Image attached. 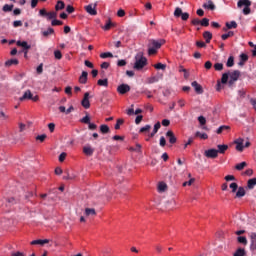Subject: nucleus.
I'll list each match as a JSON object with an SVG mask.
<instances>
[{
    "label": "nucleus",
    "mask_w": 256,
    "mask_h": 256,
    "mask_svg": "<svg viewBox=\"0 0 256 256\" xmlns=\"http://www.w3.org/2000/svg\"><path fill=\"white\" fill-rule=\"evenodd\" d=\"M198 121H199L200 125H206V123H207V119H205V117H203V116L198 117Z\"/></svg>",
    "instance_id": "58"
},
{
    "label": "nucleus",
    "mask_w": 256,
    "mask_h": 256,
    "mask_svg": "<svg viewBox=\"0 0 256 256\" xmlns=\"http://www.w3.org/2000/svg\"><path fill=\"white\" fill-rule=\"evenodd\" d=\"M245 167H247L246 161H242V163L235 165V169H237V171H242Z\"/></svg>",
    "instance_id": "34"
},
{
    "label": "nucleus",
    "mask_w": 256,
    "mask_h": 256,
    "mask_svg": "<svg viewBox=\"0 0 256 256\" xmlns=\"http://www.w3.org/2000/svg\"><path fill=\"white\" fill-rule=\"evenodd\" d=\"M81 123H85L86 125H88V128L90 127V117L89 115H86L85 117H83V119H81Z\"/></svg>",
    "instance_id": "48"
},
{
    "label": "nucleus",
    "mask_w": 256,
    "mask_h": 256,
    "mask_svg": "<svg viewBox=\"0 0 256 256\" xmlns=\"http://www.w3.org/2000/svg\"><path fill=\"white\" fill-rule=\"evenodd\" d=\"M251 0H238L237 2V6L239 7V9H241V7L243 8V15H250L251 13Z\"/></svg>",
    "instance_id": "3"
},
{
    "label": "nucleus",
    "mask_w": 256,
    "mask_h": 256,
    "mask_svg": "<svg viewBox=\"0 0 256 256\" xmlns=\"http://www.w3.org/2000/svg\"><path fill=\"white\" fill-rule=\"evenodd\" d=\"M203 8L209 9V11H215L216 6H215L213 0H207V2H204Z\"/></svg>",
    "instance_id": "12"
},
{
    "label": "nucleus",
    "mask_w": 256,
    "mask_h": 256,
    "mask_svg": "<svg viewBox=\"0 0 256 256\" xmlns=\"http://www.w3.org/2000/svg\"><path fill=\"white\" fill-rule=\"evenodd\" d=\"M124 124V119H118L115 125V129L119 130L120 126Z\"/></svg>",
    "instance_id": "51"
},
{
    "label": "nucleus",
    "mask_w": 256,
    "mask_h": 256,
    "mask_svg": "<svg viewBox=\"0 0 256 256\" xmlns=\"http://www.w3.org/2000/svg\"><path fill=\"white\" fill-rule=\"evenodd\" d=\"M193 183H195V179L194 178H190L189 181H185L183 183V187H187V185L191 186V185H193Z\"/></svg>",
    "instance_id": "53"
},
{
    "label": "nucleus",
    "mask_w": 256,
    "mask_h": 256,
    "mask_svg": "<svg viewBox=\"0 0 256 256\" xmlns=\"http://www.w3.org/2000/svg\"><path fill=\"white\" fill-rule=\"evenodd\" d=\"M159 80H160L159 77H149L147 79V83L149 84L158 83Z\"/></svg>",
    "instance_id": "45"
},
{
    "label": "nucleus",
    "mask_w": 256,
    "mask_h": 256,
    "mask_svg": "<svg viewBox=\"0 0 256 256\" xmlns=\"http://www.w3.org/2000/svg\"><path fill=\"white\" fill-rule=\"evenodd\" d=\"M227 29H237L238 24L236 20H231L230 22H226Z\"/></svg>",
    "instance_id": "25"
},
{
    "label": "nucleus",
    "mask_w": 256,
    "mask_h": 256,
    "mask_svg": "<svg viewBox=\"0 0 256 256\" xmlns=\"http://www.w3.org/2000/svg\"><path fill=\"white\" fill-rule=\"evenodd\" d=\"M16 45L22 47L24 53L26 49H31V44H28L27 40H17Z\"/></svg>",
    "instance_id": "11"
},
{
    "label": "nucleus",
    "mask_w": 256,
    "mask_h": 256,
    "mask_svg": "<svg viewBox=\"0 0 256 256\" xmlns=\"http://www.w3.org/2000/svg\"><path fill=\"white\" fill-rule=\"evenodd\" d=\"M234 143L236 145V151L242 153V151H244V139L239 137L238 139H235Z\"/></svg>",
    "instance_id": "9"
},
{
    "label": "nucleus",
    "mask_w": 256,
    "mask_h": 256,
    "mask_svg": "<svg viewBox=\"0 0 256 256\" xmlns=\"http://www.w3.org/2000/svg\"><path fill=\"white\" fill-rule=\"evenodd\" d=\"M246 61H248V55H246L245 53H242V55H240V66H243L244 63H246Z\"/></svg>",
    "instance_id": "36"
},
{
    "label": "nucleus",
    "mask_w": 256,
    "mask_h": 256,
    "mask_svg": "<svg viewBox=\"0 0 256 256\" xmlns=\"http://www.w3.org/2000/svg\"><path fill=\"white\" fill-rule=\"evenodd\" d=\"M111 27H113V22H111V18H109V20H107L106 24H104V26H102V29L104 31H110Z\"/></svg>",
    "instance_id": "28"
},
{
    "label": "nucleus",
    "mask_w": 256,
    "mask_h": 256,
    "mask_svg": "<svg viewBox=\"0 0 256 256\" xmlns=\"http://www.w3.org/2000/svg\"><path fill=\"white\" fill-rule=\"evenodd\" d=\"M54 28H47L46 30H43L42 35L43 37H49V35H53Z\"/></svg>",
    "instance_id": "33"
},
{
    "label": "nucleus",
    "mask_w": 256,
    "mask_h": 256,
    "mask_svg": "<svg viewBox=\"0 0 256 256\" xmlns=\"http://www.w3.org/2000/svg\"><path fill=\"white\" fill-rule=\"evenodd\" d=\"M167 65H164L163 63H157L156 65H154V68L157 69V70H162V71H165Z\"/></svg>",
    "instance_id": "43"
},
{
    "label": "nucleus",
    "mask_w": 256,
    "mask_h": 256,
    "mask_svg": "<svg viewBox=\"0 0 256 256\" xmlns=\"http://www.w3.org/2000/svg\"><path fill=\"white\" fill-rule=\"evenodd\" d=\"M118 67H125L127 65V61L124 59H121L120 61L117 62Z\"/></svg>",
    "instance_id": "59"
},
{
    "label": "nucleus",
    "mask_w": 256,
    "mask_h": 256,
    "mask_svg": "<svg viewBox=\"0 0 256 256\" xmlns=\"http://www.w3.org/2000/svg\"><path fill=\"white\" fill-rule=\"evenodd\" d=\"M203 37L206 43H211V39H213V34L210 32V30H205L203 32Z\"/></svg>",
    "instance_id": "16"
},
{
    "label": "nucleus",
    "mask_w": 256,
    "mask_h": 256,
    "mask_svg": "<svg viewBox=\"0 0 256 256\" xmlns=\"http://www.w3.org/2000/svg\"><path fill=\"white\" fill-rule=\"evenodd\" d=\"M196 137H200V139H208L207 133H201L200 131H197L195 134Z\"/></svg>",
    "instance_id": "42"
},
{
    "label": "nucleus",
    "mask_w": 256,
    "mask_h": 256,
    "mask_svg": "<svg viewBox=\"0 0 256 256\" xmlns=\"http://www.w3.org/2000/svg\"><path fill=\"white\" fill-rule=\"evenodd\" d=\"M214 69L215 71H223V63H216Z\"/></svg>",
    "instance_id": "52"
},
{
    "label": "nucleus",
    "mask_w": 256,
    "mask_h": 256,
    "mask_svg": "<svg viewBox=\"0 0 256 256\" xmlns=\"http://www.w3.org/2000/svg\"><path fill=\"white\" fill-rule=\"evenodd\" d=\"M255 186H256V177H254L253 179H249L247 182V188L254 189Z\"/></svg>",
    "instance_id": "29"
},
{
    "label": "nucleus",
    "mask_w": 256,
    "mask_h": 256,
    "mask_svg": "<svg viewBox=\"0 0 256 256\" xmlns=\"http://www.w3.org/2000/svg\"><path fill=\"white\" fill-rule=\"evenodd\" d=\"M228 149H229L228 145H218V149H217L218 155L219 153L221 155H224Z\"/></svg>",
    "instance_id": "22"
},
{
    "label": "nucleus",
    "mask_w": 256,
    "mask_h": 256,
    "mask_svg": "<svg viewBox=\"0 0 256 256\" xmlns=\"http://www.w3.org/2000/svg\"><path fill=\"white\" fill-rule=\"evenodd\" d=\"M85 9L88 15H97V3L88 4L87 6H85Z\"/></svg>",
    "instance_id": "7"
},
{
    "label": "nucleus",
    "mask_w": 256,
    "mask_h": 256,
    "mask_svg": "<svg viewBox=\"0 0 256 256\" xmlns=\"http://www.w3.org/2000/svg\"><path fill=\"white\" fill-rule=\"evenodd\" d=\"M57 17V12H55V10H52L51 12H47V19L48 21H54V19H56Z\"/></svg>",
    "instance_id": "27"
},
{
    "label": "nucleus",
    "mask_w": 256,
    "mask_h": 256,
    "mask_svg": "<svg viewBox=\"0 0 256 256\" xmlns=\"http://www.w3.org/2000/svg\"><path fill=\"white\" fill-rule=\"evenodd\" d=\"M148 65V59L144 55H136L133 69L135 71H142Z\"/></svg>",
    "instance_id": "2"
},
{
    "label": "nucleus",
    "mask_w": 256,
    "mask_h": 256,
    "mask_svg": "<svg viewBox=\"0 0 256 256\" xmlns=\"http://www.w3.org/2000/svg\"><path fill=\"white\" fill-rule=\"evenodd\" d=\"M13 65H19L18 59H9L5 62V67H12Z\"/></svg>",
    "instance_id": "23"
},
{
    "label": "nucleus",
    "mask_w": 256,
    "mask_h": 256,
    "mask_svg": "<svg viewBox=\"0 0 256 256\" xmlns=\"http://www.w3.org/2000/svg\"><path fill=\"white\" fill-rule=\"evenodd\" d=\"M52 27H57V25H63V20H57V16L53 18L51 22Z\"/></svg>",
    "instance_id": "38"
},
{
    "label": "nucleus",
    "mask_w": 256,
    "mask_h": 256,
    "mask_svg": "<svg viewBox=\"0 0 256 256\" xmlns=\"http://www.w3.org/2000/svg\"><path fill=\"white\" fill-rule=\"evenodd\" d=\"M110 127L108 125H100V132L103 134L109 133Z\"/></svg>",
    "instance_id": "40"
},
{
    "label": "nucleus",
    "mask_w": 256,
    "mask_h": 256,
    "mask_svg": "<svg viewBox=\"0 0 256 256\" xmlns=\"http://www.w3.org/2000/svg\"><path fill=\"white\" fill-rule=\"evenodd\" d=\"M97 84L99 87H108L109 81L108 79H99Z\"/></svg>",
    "instance_id": "32"
},
{
    "label": "nucleus",
    "mask_w": 256,
    "mask_h": 256,
    "mask_svg": "<svg viewBox=\"0 0 256 256\" xmlns=\"http://www.w3.org/2000/svg\"><path fill=\"white\" fill-rule=\"evenodd\" d=\"M50 239H34L31 241V245H45L49 243Z\"/></svg>",
    "instance_id": "19"
},
{
    "label": "nucleus",
    "mask_w": 256,
    "mask_h": 256,
    "mask_svg": "<svg viewBox=\"0 0 256 256\" xmlns=\"http://www.w3.org/2000/svg\"><path fill=\"white\" fill-rule=\"evenodd\" d=\"M151 128V125H145L144 127L140 128L139 133H150Z\"/></svg>",
    "instance_id": "37"
},
{
    "label": "nucleus",
    "mask_w": 256,
    "mask_h": 256,
    "mask_svg": "<svg viewBox=\"0 0 256 256\" xmlns=\"http://www.w3.org/2000/svg\"><path fill=\"white\" fill-rule=\"evenodd\" d=\"M166 137H168L169 143H171V144L177 143V137L175 136L173 131H167Z\"/></svg>",
    "instance_id": "13"
},
{
    "label": "nucleus",
    "mask_w": 256,
    "mask_h": 256,
    "mask_svg": "<svg viewBox=\"0 0 256 256\" xmlns=\"http://www.w3.org/2000/svg\"><path fill=\"white\" fill-rule=\"evenodd\" d=\"M166 144H167L166 138L160 137V147H165Z\"/></svg>",
    "instance_id": "60"
},
{
    "label": "nucleus",
    "mask_w": 256,
    "mask_h": 256,
    "mask_svg": "<svg viewBox=\"0 0 256 256\" xmlns=\"http://www.w3.org/2000/svg\"><path fill=\"white\" fill-rule=\"evenodd\" d=\"M230 189H232V193H236L238 189V184L237 183H231L230 184Z\"/></svg>",
    "instance_id": "54"
},
{
    "label": "nucleus",
    "mask_w": 256,
    "mask_h": 256,
    "mask_svg": "<svg viewBox=\"0 0 256 256\" xmlns=\"http://www.w3.org/2000/svg\"><path fill=\"white\" fill-rule=\"evenodd\" d=\"M245 195H246V191L244 187H239L236 192V197L241 198V197H244Z\"/></svg>",
    "instance_id": "30"
},
{
    "label": "nucleus",
    "mask_w": 256,
    "mask_h": 256,
    "mask_svg": "<svg viewBox=\"0 0 256 256\" xmlns=\"http://www.w3.org/2000/svg\"><path fill=\"white\" fill-rule=\"evenodd\" d=\"M204 155L208 159H217V157H219V151H217V149H207Z\"/></svg>",
    "instance_id": "5"
},
{
    "label": "nucleus",
    "mask_w": 256,
    "mask_h": 256,
    "mask_svg": "<svg viewBox=\"0 0 256 256\" xmlns=\"http://www.w3.org/2000/svg\"><path fill=\"white\" fill-rule=\"evenodd\" d=\"M55 9L56 11H63V9H65V2L63 0H58Z\"/></svg>",
    "instance_id": "24"
},
{
    "label": "nucleus",
    "mask_w": 256,
    "mask_h": 256,
    "mask_svg": "<svg viewBox=\"0 0 256 256\" xmlns=\"http://www.w3.org/2000/svg\"><path fill=\"white\" fill-rule=\"evenodd\" d=\"M238 241H239V243H244V244L247 243L246 237H243V236L238 237Z\"/></svg>",
    "instance_id": "64"
},
{
    "label": "nucleus",
    "mask_w": 256,
    "mask_h": 256,
    "mask_svg": "<svg viewBox=\"0 0 256 256\" xmlns=\"http://www.w3.org/2000/svg\"><path fill=\"white\" fill-rule=\"evenodd\" d=\"M12 256H26V255L21 251H15L14 253H12Z\"/></svg>",
    "instance_id": "63"
},
{
    "label": "nucleus",
    "mask_w": 256,
    "mask_h": 256,
    "mask_svg": "<svg viewBox=\"0 0 256 256\" xmlns=\"http://www.w3.org/2000/svg\"><path fill=\"white\" fill-rule=\"evenodd\" d=\"M157 189L159 193H164L165 191H167L168 185L164 181H161L160 183H158Z\"/></svg>",
    "instance_id": "17"
},
{
    "label": "nucleus",
    "mask_w": 256,
    "mask_h": 256,
    "mask_svg": "<svg viewBox=\"0 0 256 256\" xmlns=\"http://www.w3.org/2000/svg\"><path fill=\"white\" fill-rule=\"evenodd\" d=\"M82 107L84 109H90L91 104H90V93H85L82 102H81Z\"/></svg>",
    "instance_id": "8"
},
{
    "label": "nucleus",
    "mask_w": 256,
    "mask_h": 256,
    "mask_svg": "<svg viewBox=\"0 0 256 256\" xmlns=\"http://www.w3.org/2000/svg\"><path fill=\"white\" fill-rule=\"evenodd\" d=\"M95 215H97L96 209L89 208V207H87V208L85 209V216H86V217H90V216L94 217Z\"/></svg>",
    "instance_id": "21"
},
{
    "label": "nucleus",
    "mask_w": 256,
    "mask_h": 256,
    "mask_svg": "<svg viewBox=\"0 0 256 256\" xmlns=\"http://www.w3.org/2000/svg\"><path fill=\"white\" fill-rule=\"evenodd\" d=\"M230 127L228 125H221V127H219L217 129V133L218 135H221V133H223V131H229Z\"/></svg>",
    "instance_id": "35"
},
{
    "label": "nucleus",
    "mask_w": 256,
    "mask_h": 256,
    "mask_svg": "<svg viewBox=\"0 0 256 256\" xmlns=\"http://www.w3.org/2000/svg\"><path fill=\"white\" fill-rule=\"evenodd\" d=\"M154 248L157 253H162V251L164 249L163 245H161L160 243H157L156 245H154Z\"/></svg>",
    "instance_id": "46"
},
{
    "label": "nucleus",
    "mask_w": 256,
    "mask_h": 256,
    "mask_svg": "<svg viewBox=\"0 0 256 256\" xmlns=\"http://www.w3.org/2000/svg\"><path fill=\"white\" fill-rule=\"evenodd\" d=\"M26 99L32 100V93L30 90L25 91L24 95L20 97V101H25Z\"/></svg>",
    "instance_id": "26"
},
{
    "label": "nucleus",
    "mask_w": 256,
    "mask_h": 256,
    "mask_svg": "<svg viewBox=\"0 0 256 256\" xmlns=\"http://www.w3.org/2000/svg\"><path fill=\"white\" fill-rule=\"evenodd\" d=\"M174 17H177V19L181 17L182 21H188L189 12H183L182 8H180V6H177V8H175L174 10Z\"/></svg>",
    "instance_id": "4"
},
{
    "label": "nucleus",
    "mask_w": 256,
    "mask_h": 256,
    "mask_svg": "<svg viewBox=\"0 0 256 256\" xmlns=\"http://www.w3.org/2000/svg\"><path fill=\"white\" fill-rule=\"evenodd\" d=\"M250 237H251V241H252L253 245H255V247H256V233H251Z\"/></svg>",
    "instance_id": "61"
},
{
    "label": "nucleus",
    "mask_w": 256,
    "mask_h": 256,
    "mask_svg": "<svg viewBox=\"0 0 256 256\" xmlns=\"http://www.w3.org/2000/svg\"><path fill=\"white\" fill-rule=\"evenodd\" d=\"M3 11L4 13H9V11H13V4H4Z\"/></svg>",
    "instance_id": "39"
},
{
    "label": "nucleus",
    "mask_w": 256,
    "mask_h": 256,
    "mask_svg": "<svg viewBox=\"0 0 256 256\" xmlns=\"http://www.w3.org/2000/svg\"><path fill=\"white\" fill-rule=\"evenodd\" d=\"M9 119L8 115H5L3 111L0 112V121H7Z\"/></svg>",
    "instance_id": "55"
},
{
    "label": "nucleus",
    "mask_w": 256,
    "mask_h": 256,
    "mask_svg": "<svg viewBox=\"0 0 256 256\" xmlns=\"http://www.w3.org/2000/svg\"><path fill=\"white\" fill-rule=\"evenodd\" d=\"M240 75H241L240 71H233V73H230L229 74V77H230L229 85H233L234 83H236V81H238Z\"/></svg>",
    "instance_id": "10"
},
{
    "label": "nucleus",
    "mask_w": 256,
    "mask_h": 256,
    "mask_svg": "<svg viewBox=\"0 0 256 256\" xmlns=\"http://www.w3.org/2000/svg\"><path fill=\"white\" fill-rule=\"evenodd\" d=\"M200 25H202V27H209V18H202Z\"/></svg>",
    "instance_id": "44"
},
{
    "label": "nucleus",
    "mask_w": 256,
    "mask_h": 256,
    "mask_svg": "<svg viewBox=\"0 0 256 256\" xmlns=\"http://www.w3.org/2000/svg\"><path fill=\"white\" fill-rule=\"evenodd\" d=\"M95 149H93V147H91V145H85V147H83V153L85 155H88L89 157H91L94 153Z\"/></svg>",
    "instance_id": "14"
},
{
    "label": "nucleus",
    "mask_w": 256,
    "mask_h": 256,
    "mask_svg": "<svg viewBox=\"0 0 256 256\" xmlns=\"http://www.w3.org/2000/svg\"><path fill=\"white\" fill-rule=\"evenodd\" d=\"M75 8L74 6H72V4H68L66 7V12L69 13V15H71V13H74Z\"/></svg>",
    "instance_id": "50"
},
{
    "label": "nucleus",
    "mask_w": 256,
    "mask_h": 256,
    "mask_svg": "<svg viewBox=\"0 0 256 256\" xmlns=\"http://www.w3.org/2000/svg\"><path fill=\"white\" fill-rule=\"evenodd\" d=\"M229 79V73H223L222 78H221V82L223 84H226L228 82Z\"/></svg>",
    "instance_id": "49"
},
{
    "label": "nucleus",
    "mask_w": 256,
    "mask_h": 256,
    "mask_svg": "<svg viewBox=\"0 0 256 256\" xmlns=\"http://www.w3.org/2000/svg\"><path fill=\"white\" fill-rule=\"evenodd\" d=\"M54 55H55V59H58V60L62 59V53H61V51H55V52H54Z\"/></svg>",
    "instance_id": "62"
},
{
    "label": "nucleus",
    "mask_w": 256,
    "mask_h": 256,
    "mask_svg": "<svg viewBox=\"0 0 256 256\" xmlns=\"http://www.w3.org/2000/svg\"><path fill=\"white\" fill-rule=\"evenodd\" d=\"M165 43V38H158V40L150 38V40H148V55H157L159 49H161L162 45H165Z\"/></svg>",
    "instance_id": "1"
},
{
    "label": "nucleus",
    "mask_w": 256,
    "mask_h": 256,
    "mask_svg": "<svg viewBox=\"0 0 256 256\" xmlns=\"http://www.w3.org/2000/svg\"><path fill=\"white\" fill-rule=\"evenodd\" d=\"M100 58L101 59L113 58V53H101Z\"/></svg>",
    "instance_id": "47"
},
{
    "label": "nucleus",
    "mask_w": 256,
    "mask_h": 256,
    "mask_svg": "<svg viewBox=\"0 0 256 256\" xmlns=\"http://www.w3.org/2000/svg\"><path fill=\"white\" fill-rule=\"evenodd\" d=\"M226 65H227V67H233V65H234V57H229Z\"/></svg>",
    "instance_id": "56"
},
{
    "label": "nucleus",
    "mask_w": 256,
    "mask_h": 256,
    "mask_svg": "<svg viewBox=\"0 0 256 256\" xmlns=\"http://www.w3.org/2000/svg\"><path fill=\"white\" fill-rule=\"evenodd\" d=\"M47 138V135H38L37 137H36V140L37 141H40L41 143H43V141H45V139Z\"/></svg>",
    "instance_id": "57"
},
{
    "label": "nucleus",
    "mask_w": 256,
    "mask_h": 256,
    "mask_svg": "<svg viewBox=\"0 0 256 256\" xmlns=\"http://www.w3.org/2000/svg\"><path fill=\"white\" fill-rule=\"evenodd\" d=\"M88 80V73L87 71H83L82 75L79 77V83L85 85Z\"/></svg>",
    "instance_id": "20"
},
{
    "label": "nucleus",
    "mask_w": 256,
    "mask_h": 256,
    "mask_svg": "<svg viewBox=\"0 0 256 256\" xmlns=\"http://www.w3.org/2000/svg\"><path fill=\"white\" fill-rule=\"evenodd\" d=\"M192 87L195 89V91H196V93H198V95L203 94V87H201V85H199V83H197V81L192 82Z\"/></svg>",
    "instance_id": "18"
},
{
    "label": "nucleus",
    "mask_w": 256,
    "mask_h": 256,
    "mask_svg": "<svg viewBox=\"0 0 256 256\" xmlns=\"http://www.w3.org/2000/svg\"><path fill=\"white\" fill-rule=\"evenodd\" d=\"M245 255H246V251L241 247L239 249H236V251L233 254V256H245Z\"/></svg>",
    "instance_id": "31"
},
{
    "label": "nucleus",
    "mask_w": 256,
    "mask_h": 256,
    "mask_svg": "<svg viewBox=\"0 0 256 256\" xmlns=\"http://www.w3.org/2000/svg\"><path fill=\"white\" fill-rule=\"evenodd\" d=\"M159 129H161V123H160V121H158L157 123H155L154 129H153L152 133H150V134L148 135V137H149V138L155 137V135L158 133Z\"/></svg>",
    "instance_id": "15"
},
{
    "label": "nucleus",
    "mask_w": 256,
    "mask_h": 256,
    "mask_svg": "<svg viewBox=\"0 0 256 256\" xmlns=\"http://www.w3.org/2000/svg\"><path fill=\"white\" fill-rule=\"evenodd\" d=\"M39 16L40 17H46L48 19V12H47L46 8H40Z\"/></svg>",
    "instance_id": "41"
},
{
    "label": "nucleus",
    "mask_w": 256,
    "mask_h": 256,
    "mask_svg": "<svg viewBox=\"0 0 256 256\" xmlns=\"http://www.w3.org/2000/svg\"><path fill=\"white\" fill-rule=\"evenodd\" d=\"M117 91L119 95H126V93H129V91H131V87L130 85L123 83L122 85H118Z\"/></svg>",
    "instance_id": "6"
}]
</instances>
